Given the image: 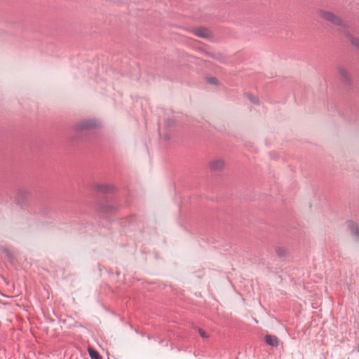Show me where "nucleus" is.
I'll return each mask as SVG.
<instances>
[{
    "label": "nucleus",
    "instance_id": "f257e3e1",
    "mask_svg": "<svg viewBox=\"0 0 359 359\" xmlns=\"http://www.w3.org/2000/svg\"><path fill=\"white\" fill-rule=\"evenodd\" d=\"M318 15L321 18L327 21H329L334 25H339L342 22L341 20L338 16L335 15L334 13L330 11L320 10L318 12Z\"/></svg>",
    "mask_w": 359,
    "mask_h": 359
},
{
    "label": "nucleus",
    "instance_id": "f03ea898",
    "mask_svg": "<svg viewBox=\"0 0 359 359\" xmlns=\"http://www.w3.org/2000/svg\"><path fill=\"white\" fill-rule=\"evenodd\" d=\"M193 33L201 38H208L211 36L210 32L204 27H196L193 29Z\"/></svg>",
    "mask_w": 359,
    "mask_h": 359
},
{
    "label": "nucleus",
    "instance_id": "7ed1b4c3",
    "mask_svg": "<svg viewBox=\"0 0 359 359\" xmlns=\"http://www.w3.org/2000/svg\"><path fill=\"white\" fill-rule=\"evenodd\" d=\"M97 126V121L94 119L84 120L79 123L77 126L79 130L87 129L95 127Z\"/></svg>",
    "mask_w": 359,
    "mask_h": 359
},
{
    "label": "nucleus",
    "instance_id": "20e7f679",
    "mask_svg": "<svg viewBox=\"0 0 359 359\" xmlns=\"http://www.w3.org/2000/svg\"><path fill=\"white\" fill-rule=\"evenodd\" d=\"M224 161L223 159L217 158L210 163V167L212 170H220L224 167Z\"/></svg>",
    "mask_w": 359,
    "mask_h": 359
},
{
    "label": "nucleus",
    "instance_id": "39448f33",
    "mask_svg": "<svg viewBox=\"0 0 359 359\" xmlns=\"http://www.w3.org/2000/svg\"><path fill=\"white\" fill-rule=\"evenodd\" d=\"M266 342L268 344L273 346H277L278 343L277 337L272 335H267L266 337Z\"/></svg>",
    "mask_w": 359,
    "mask_h": 359
},
{
    "label": "nucleus",
    "instance_id": "423d86ee",
    "mask_svg": "<svg viewBox=\"0 0 359 359\" xmlns=\"http://www.w3.org/2000/svg\"><path fill=\"white\" fill-rule=\"evenodd\" d=\"M348 226L353 233L359 235V230L357 226V224L355 222L351 221L348 222Z\"/></svg>",
    "mask_w": 359,
    "mask_h": 359
},
{
    "label": "nucleus",
    "instance_id": "0eeeda50",
    "mask_svg": "<svg viewBox=\"0 0 359 359\" xmlns=\"http://www.w3.org/2000/svg\"><path fill=\"white\" fill-rule=\"evenodd\" d=\"M89 355L92 359H100L99 353L92 348L88 349Z\"/></svg>",
    "mask_w": 359,
    "mask_h": 359
},
{
    "label": "nucleus",
    "instance_id": "6e6552de",
    "mask_svg": "<svg viewBox=\"0 0 359 359\" xmlns=\"http://www.w3.org/2000/svg\"><path fill=\"white\" fill-rule=\"evenodd\" d=\"M350 41L353 46H356L357 48H359V39L351 36Z\"/></svg>",
    "mask_w": 359,
    "mask_h": 359
},
{
    "label": "nucleus",
    "instance_id": "1a4fd4ad",
    "mask_svg": "<svg viewBox=\"0 0 359 359\" xmlns=\"http://www.w3.org/2000/svg\"><path fill=\"white\" fill-rule=\"evenodd\" d=\"M340 75L341 77H343L345 80H348L350 78L349 74L348 72H346L344 69L340 70Z\"/></svg>",
    "mask_w": 359,
    "mask_h": 359
},
{
    "label": "nucleus",
    "instance_id": "9d476101",
    "mask_svg": "<svg viewBox=\"0 0 359 359\" xmlns=\"http://www.w3.org/2000/svg\"><path fill=\"white\" fill-rule=\"evenodd\" d=\"M249 99L252 102L258 103V98L257 97L251 95L249 97Z\"/></svg>",
    "mask_w": 359,
    "mask_h": 359
},
{
    "label": "nucleus",
    "instance_id": "9b49d317",
    "mask_svg": "<svg viewBox=\"0 0 359 359\" xmlns=\"http://www.w3.org/2000/svg\"><path fill=\"white\" fill-rule=\"evenodd\" d=\"M208 82L212 84H217V81L215 78H210L208 79Z\"/></svg>",
    "mask_w": 359,
    "mask_h": 359
},
{
    "label": "nucleus",
    "instance_id": "f8f14e48",
    "mask_svg": "<svg viewBox=\"0 0 359 359\" xmlns=\"http://www.w3.org/2000/svg\"><path fill=\"white\" fill-rule=\"evenodd\" d=\"M200 334H201V335L203 337H206V335H205V332H204L203 331H201V332H200Z\"/></svg>",
    "mask_w": 359,
    "mask_h": 359
}]
</instances>
